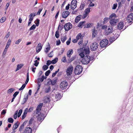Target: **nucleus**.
<instances>
[{"mask_svg":"<svg viewBox=\"0 0 133 133\" xmlns=\"http://www.w3.org/2000/svg\"><path fill=\"white\" fill-rule=\"evenodd\" d=\"M36 21L37 22V23H36V24L37 26H38L39 24V20L38 19H37Z\"/></svg>","mask_w":133,"mask_h":133,"instance_id":"59","label":"nucleus"},{"mask_svg":"<svg viewBox=\"0 0 133 133\" xmlns=\"http://www.w3.org/2000/svg\"><path fill=\"white\" fill-rule=\"evenodd\" d=\"M36 15L35 13H31L29 16V21L32 22L33 19L34 17Z\"/></svg>","mask_w":133,"mask_h":133,"instance_id":"16","label":"nucleus"},{"mask_svg":"<svg viewBox=\"0 0 133 133\" xmlns=\"http://www.w3.org/2000/svg\"><path fill=\"white\" fill-rule=\"evenodd\" d=\"M34 62V65L36 66H37L39 63L38 62V61L37 60H36Z\"/></svg>","mask_w":133,"mask_h":133,"instance_id":"51","label":"nucleus"},{"mask_svg":"<svg viewBox=\"0 0 133 133\" xmlns=\"http://www.w3.org/2000/svg\"><path fill=\"white\" fill-rule=\"evenodd\" d=\"M50 70H48L45 73V75L46 76H48L49 75V74L50 73Z\"/></svg>","mask_w":133,"mask_h":133,"instance_id":"52","label":"nucleus"},{"mask_svg":"<svg viewBox=\"0 0 133 133\" xmlns=\"http://www.w3.org/2000/svg\"><path fill=\"white\" fill-rule=\"evenodd\" d=\"M43 105V103H40L37 107L36 109V113L37 114H38L39 111L41 110V108Z\"/></svg>","mask_w":133,"mask_h":133,"instance_id":"18","label":"nucleus"},{"mask_svg":"<svg viewBox=\"0 0 133 133\" xmlns=\"http://www.w3.org/2000/svg\"><path fill=\"white\" fill-rule=\"evenodd\" d=\"M83 37L84 36L83 35H82L81 33H79L77 35L76 38L78 40L79 39L82 40Z\"/></svg>","mask_w":133,"mask_h":133,"instance_id":"21","label":"nucleus"},{"mask_svg":"<svg viewBox=\"0 0 133 133\" xmlns=\"http://www.w3.org/2000/svg\"><path fill=\"white\" fill-rule=\"evenodd\" d=\"M26 85L25 84H23L22 85V86L19 89V90H21L25 88V87L26 86Z\"/></svg>","mask_w":133,"mask_h":133,"instance_id":"46","label":"nucleus"},{"mask_svg":"<svg viewBox=\"0 0 133 133\" xmlns=\"http://www.w3.org/2000/svg\"><path fill=\"white\" fill-rule=\"evenodd\" d=\"M84 21L80 22L78 26L79 27L82 28L83 25V24L84 23Z\"/></svg>","mask_w":133,"mask_h":133,"instance_id":"36","label":"nucleus"},{"mask_svg":"<svg viewBox=\"0 0 133 133\" xmlns=\"http://www.w3.org/2000/svg\"><path fill=\"white\" fill-rule=\"evenodd\" d=\"M85 6V4L84 3H82L81 5L79 8L80 10L83 9Z\"/></svg>","mask_w":133,"mask_h":133,"instance_id":"34","label":"nucleus"},{"mask_svg":"<svg viewBox=\"0 0 133 133\" xmlns=\"http://www.w3.org/2000/svg\"><path fill=\"white\" fill-rule=\"evenodd\" d=\"M73 70V66L71 65L69 66L67 68L66 71V73L67 75H70L71 74Z\"/></svg>","mask_w":133,"mask_h":133,"instance_id":"9","label":"nucleus"},{"mask_svg":"<svg viewBox=\"0 0 133 133\" xmlns=\"http://www.w3.org/2000/svg\"><path fill=\"white\" fill-rule=\"evenodd\" d=\"M68 83L66 81L61 82L60 84V87L62 90L66 89L68 86Z\"/></svg>","mask_w":133,"mask_h":133,"instance_id":"5","label":"nucleus"},{"mask_svg":"<svg viewBox=\"0 0 133 133\" xmlns=\"http://www.w3.org/2000/svg\"><path fill=\"white\" fill-rule=\"evenodd\" d=\"M42 46L41 45V44L40 43H39L38 45L36 48V52L38 53L42 49Z\"/></svg>","mask_w":133,"mask_h":133,"instance_id":"15","label":"nucleus"},{"mask_svg":"<svg viewBox=\"0 0 133 133\" xmlns=\"http://www.w3.org/2000/svg\"><path fill=\"white\" fill-rule=\"evenodd\" d=\"M46 76H44L43 75L41 78H38L37 79L38 82L37 83H40L43 82L44 79H45L46 78Z\"/></svg>","mask_w":133,"mask_h":133,"instance_id":"19","label":"nucleus"},{"mask_svg":"<svg viewBox=\"0 0 133 133\" xmlns=\"http://www.w3.org/2000/svg\"><path fill=\"white\" fill-rule=\"evenodd\" d=\"M90 57L88 55L83 58L82 60V62L83 64H86L89 63L90 61Z\"/></svg>","mask_w":133,"mask_h":133,"instance_id":"3","label":"nucleus"},{"mask_svg":"<svg viewBox=\"0 0 133 133\" xmlns=\"http://www.w3.org/2000/svg\"><path fill=\"white\" fill-rule=\"evenodd\" d=\"M19 123L18 122L16 123L14 125L12 128L13 130H16L18 127Z\"/></svg>","mask_w":133,"mask_h":133,"instance_id":"22","label":"nucleus"},{"mask_svg":"<svg viewBox=\"0 0 133 133\" xmlns=\"http://www.w3.org/2000/svg\"><path fill=\"white\" fill-rule=\"evenodd\" d=\"M123 24V23L122 22L119 23L117 25L118 28L120 30L122 29L124 26Z\"/></svg>","mask_w":133,"mask_h":133,"instance_id":"20","label":"nucleus"},{"mask_svg":"<svg viewBox=\"0 0 133 133\" xmlns=\"http://www.w3.org/2000/svg\"><path fill=\"white\" fill-rule=\"evenodd\" d=\"M84 54L85 53H84V52H83L82 51L79 54V55L81 56V57L82 58L84 57Z\"/></svg>","mask_w":133,"mask_h":133,"instance_id":"42","label":"nucleus"},{"mask_svg":"<svg viewBox=\"0 0 133 133\" xmlns=\"http://www.w3.org/2000/svg\"><path fill=\"white\" fill-rule=\"evenodd\" d=\"M24 128V123H23L20 127L19 129V131L21 132L22 131Z\"/></svg>","mask_w":133,"mask_h":133,"instance_id":"26","label":"nucleus"},{"mask_svg":"<svg viewBox=\"0 0 133 133\" xmlns=\"http://www.w3.org/2000/svg\"><path fill=\"white\" fill-rule=\"evenodd\" d=\"M32 129L30 127L26 128L24 130V133H32Z\"/></svg>","mask_w":133,"mask_h":133,"instance_id":"11","label":"nucleus"},{"mask_svg":"<svg viewBox=\"0 0 133 133\" xmlns=\"http://www.w3.org/2000/svg\"><path fill=\"white\" fill-rule=\"evenodd\" d=\"M14 89L13 88H10L9 89L7 93L9 94H10L14 90Z\"/></svg>","mask_w":133,"mask_h":133,"instance_id":"37","label":"nucleus"},{"mask_svg":"<svg viewBox=\"0 0 133 133\" xmlns=\"http://www.w3.org/2000/svg\"><path fill=\"white\" fill-rule=\"evenodd\" d=\"M51 63H52L51 61L50 60H48L47 61L46 65L48 66H49Z\"/></svg>","mask_w":133,"mask_h":133,"instance_id":"55","label":"nucleus"},{"mask_svg":"<svg viewBox=\"0 0 133 133\" xmlns=\"http://www.w3.org/2000/svg\"><path fill=\"white\" fill-rule=\"evenodd\" d=\"M22 109H20L19 110L18 114V117H19L21 116V115L22 114Z\"/></svg>","mask_w":133,"mask_h":133,"instance_id":"47","label":"nucleus"},{"mask_svg":"<svg viewBox=\"0 0 133 133\" xmlns=\"http://www.w3.org/2000/svg\"><path fill=\"white\" fill-rule=\"evenodd\" d=\"M107 29L105 30V32L107 35L108 34L110 33H111L113 30L112 27L110 26L107 28Z\"/></svg>","mask_w":133,"mask_h":133,"instance_id":"13","label":"nucleus"},{"mask_svg":"<svg viewBox=\"0 0 133 133\" xmlns=\"http://www.w3.org/2000/svg\"><path fill=\"white\" fill-rule=\"evenodd\" d=\"M97 34V30L94 29L92 32V36L95 37Z\"/></svg>","mask_w":133,"mask_h":133,"instance_id":"32","label":"nucleus"},{"mask_svg":"<svg viewBox=\"0 0 133 133\" xmlns=\"http://www.w3.org/2000/svg\"><path fill=\"white\" fill-rule=\"evenodd\" d=\"M11 42V40L9 39L7 42L6 45V46L5 48L4 49V51L3 52H6L7 50V49L9 47V46Z\"/></svg>","mask_w":133,"mask_h":133,"instance_id":"17","label":"nucleus"},{"mask_svg":"<svg viewBox=\"0 0 133 133\" xmlns=\"http://www.w3.org/2000/svg\"><path fill=\"white\" fill-rule=\"evenodd\" d=\"M83 52H84L85 54L86 55H87V54H89L90 53V50L89 47H85L84 50L82 51Z\"/></svg>","mask_w":133,"mask_h":133,"instance_id":"14","label":"nucleus"},{"mask_svg":"<svg viewBox=\"0 0 133 133\" xmlns=\"http://www.w3.org/2000/svg\"><path fill=\"white\" fill-rule=\"evenodd\" d=\"M55 36L57 38H58L59 36V32L58 31H57L55 33Z\"/></svg>","mask_w":133,"mask_h":133,"instance_id":"45","label":"nucleus"},{"mask_svg":"<svg viewBox=\"0 0 133 133\" xmlns=\"http://www.w3.org/2000/svg\"><path fill=\"white\" fill-rule=\"evenodd\" d=\"M67 38L66 36V35L62 36L61 37V40L62 42L63 43H64L66 40Z\"/></svg>","mask_w":133,"mask_h":133,"instance_id":"28","label":"nucleus"},{"mask_svg":"<svg viewBox=\"0 0 133 133\" xmlns=\"http://www.w3.org/2000/svg\"><path fill=\"white\" fill-rule=\"evenodd\" d=\"M6 112V110H3L1 112V114L2 115H4Z\"/></svg>","mask_w":133,"mask_h":133,"instance_id":"56","label":"nucleus"},{"mask_svg":"<svg viewBox=\"0 0 133 133\" xmlns=\"http://www.w3.org/2000/svg\"><path fill=\"white\" fill-rule=\"evenodd\" d=\"M76 0H72L70 4V8L74 10L77 7Z\"/></svg>","mask_w":133,"mask_h":133,"instance_id":"6","label":"nucleus"},{"mask_svg":"<svg viewBox=\"0 0 133 133\" xmlns=\"http://www.w3.org/2000/svg\"><path fill=\"white\" fill-rule=\"evenodd\" d=\"M42 8L39 9L38 10V12L37 13V14L38 15H39L40 14L41 12L42 11Z\"/></svg>","mask_w":133,"mask_h":133,"instance_id":"64","label":"nucleus"},{"mask_svg":"<svg viewBox=\"0 0 133 133\" xmlns=\"http://www.w3.org/2000/svg\"><path fill=\"white\" fill-rule=\"evenodd\" d=\"M53 55V51H51L50 52V54L48 55V56L50 57H52Z\"/></svg>","mask_w":133,"mask_h":133,"instance_id":"57","label":"nucleus"},{"mask_svg":"<svg viewBox=\"0 0 133 133\" xmlns=\"http://www.w3.org/2000/svg\"><path fill=\"white\" fill-rule=\"evenodd\" d=\"M33 121V119L32 118L30 119L29 122V125H30L32 124Z\"/></svg>","mask_w":133,"mask_h":133,"instance_id":"49","label":"nucleus"},{"mask_svg":"<svg viewBox=\"0 0 133 133\" xmlns=\"http://www.w3.org/2000/svg\"><path fill=\"white\" fill-rule=\"evenodd\" d=\"M22 39H19L18 40L15 42V44H18L21 41Z\"/></svg>","mask_w":133,"mask_h":133,"instance_id":"50","label":"nucleus"},{"mask_svg":"<svg viewBox=\"0 0 133 133\" xmlns=\"http://www.w3.org/2000/svg\"><path fill=\"white\" fill-rule=\"evenodd\" d=\"M51 89V88L50 86H48L45 88L44 89V91L46 93H48Z\"/></svg>","mask_w":133,"mask_h":133,"instance_id":"25","label":"nucleus"},{"mask_svg":"<svg viewBox=\"0 0 133 133\" xmlns=\"http://www.w3.org/2000/svg\"><path fill=\"white\" fill-rule=\"evenodd\" d=\"M98 44L96 42L93 43L92 45L90 46L91 49L93 51L96 50L98 48Z\"/></svg>","mask_w":133,"mask_h":133,"instance_id":"8","label":"nucleus"},{"mask_svg":"<svg viewBox=\"0 0 133 133\" xmlns=\"http://www.w3.org/2000/svg\"><path fill=\"white\" fill-rule=\"evenodd\" d=\"M91 8L90 7H88L87 9H86L84 10V13H86L88 14L90 12V9Z\"/></svg>","mask_w":133,"mask_h":133,"instance_id":"27","label":"nucleus"},{"mask_svg":"<svg viewBox=\"0 0 133 133\" xmlns=\"http://www.w3.org/2000/svg\"><path fill=\"white\" fill-rule=\"evenodd\" d=\"M73 53V51L72 49H71L69 50L67 54V55L68 57L70 58L71 57V55Z\"/></svg>","mask_w":133,"mask_h":133,"instance_id":"23","label":"nucleus"},{"mask_svg":"<svg viewBox=\"0 0 133 133\" xmlns=\"http://www.w3.org/2000/svg\"><path fill=\"white\" fill-rule=\"evenodd\" d=\"M108 41L107 39H104L100 43V45L101 48L106 47L108 44Z\"/></svg>","mask_w":133,"mask_h":133,"instance_id":"4","label":"nucleus"},{"mask_svg":"<svg viewBox=\"0 0 133 133\" xmlns=\"http://www.w3.org/2000/svg\"><path fill=\"white\" fill-rule=\"evenodd\" d=\"M42 115H40L39 114H38V116L37 117L38 120L39 121H42L44 119V118L43 117L41 118V116Z\"/></svg>","mask_w":133,"mask_h":133,"instance_id":"30","label":"nucleus"},{"mask_svg":"<svg viewBox=\"0 0 133 133\" xmlns=\"http://www.w3.org/2000/svg\"><path fill=\"white\" fill-rule=\"evenodd\" d=\"M92 23H89L87 24L86 26H85V28H88L91 27L93 26Z\"/></svg>","mask_w":133,"mask_h":133,"instance_id":"35","label":"nucleus"},{"mask_svg":"<svg viewBox=\"0 0 133 133\" xmlns=\"http://www.w3.org/2000/svg\"><path fill=\"white\" fill-rule=\"evenodd\" d=\"M26 114L24 113H23V115L22 116V119H24L26 117Z\"/></svg>","mask_w":133,"mask_h":133,"instance_id":"58","label":"nucleus"},{"mask_svg":"<svg viewBox=\"0 0 133 133\" xmlns=\"http://www.w3.org/2000/svg\"><path fill=\"white\" fill-rule=\"evenodd\" d=\"M62 61L63 62H66V59L65 56H64L63 57L62 59Z\"/></svg>","mask_w":133,"mask_h":133,"instance_id":"48","label":"nucleus"},{"mask_svg":"<svg viewBox=\"0 0 133 133\" xmlns=\"http://www.w3.org/2000/svg\"><path fill=\"white\" fill-rule=\"evenodd\" d=\"M88 14L86 13H84V14H83V18H85L88 16Z\"/></svg>","mask_w":133,"mask_h":133,"instance_id":"62","label":"nucleus"},{"mask_svg":"<svg viewBox=\"0 0 133 133\" xmlns=\"http://www.w3.org/2000/svg\"><path fill=\"white\" fill-rule=\"evenodd\" d=\"M70 6V4H68V5L66 6L65 10H68Z\"/></svg>","mask_w":133,"mask_h":133,"instance_id":"61","label":"nucleus"},{"mask_svg":"<svg viewBox=\"0 0 133 133\" xmlns=\"http://www.w3.org/2000/svg\"><path fill=\"white\" fill-rule=\"evenodd\" d=\"M72 27V24L70 23H66L64 26V28L65 31H68Z\"/></svg>","mask_w":133,"mask_h":133,"instance_id":"7","label":"nucleus"},{"mask_svg":"<svg viewBox=\"0 0 133 133\" xmlns=\"http://www.w3.org/2000/svg\"><path fill=\"white\" fill-rule=\"evenodd\" d=\"M48 65H44L43 66V69L44 70H46L48 68Z\"/></svg>","mask_w":133,"mask_h":133,"instance_id":"44","label":"nucleus"},{"mask_svg":"<svg viewBox=\"0 0 133 133\" xmlns=\"http://www.w3.org/2000/svg\"><path fill=\"white\" fill-rule=\"evenodd\" d=\"M28 95H27V96L26 97H25L23 99V100H24V103H25L26 102V101H27V100L28 99Z\"/></svg>","mask_w":133,"mask_h":133,"instance_id":"43","label":"nucleus"},{"mask_svg":"<svg viewBox=\"0 0 133 133\" xmlns=\"http://www.w3.org/2000/svg\"><path fill=\"white\" fill-rule=\"evenodd\" d=\"M37 84L38 85V86L37 87V89L35 93V94H36L38 92V91L39 89H40V86L41 85V84L40 83H37Z\"/></svg>","mask_w":133,"mask_h":133,"instance_id":"31","label":"nucleus"},{"mask_svg":"<svg viewBox=\"0 0 133 133\" xmlns=\"http://www.w3.org/2000/svg\"><path fill=\"white\" fill-rule=\"evenodd\" d=\"M71 38H70L69 40L67 41L66 42V44L67 45H69L70 43Z\"/></svg>","mask_w":133,"mask_h":133,"instance_id":"63","label":"nucleus"},{"mask_svg":"<svg viewBox=\"0 0 133 133\" xmlns=\"http://www.w3.org/2000/svg\"><path fill=\"white\" fill-rule=\"evenodd\" d=\"M69 12L68 11L64 12L62 14V17L63 18H66L69 15Z\"/></svg>","mask_w":133,"mask_h":133,"instance_id":"12","label":"nucleus"},{"mask_svg":"<svg viewBox=\"0 0 133 133\" xmlns=\"http://www.w3.org/2000/svg\"><path fill=\"white\" fill-rule=\"evenodd\" d=\"M6 18L5 17H2L0 20V22L1 23L4 22L6 20Z\"/></svg>","mask_w":133,"mask_h":133,"instance_id":"41","label":"nucleus"},{"mask_svg":"<svg viewBox=\"0 0 133 133\" xmlns=\"http://www.w3.org/2000/svg\"><path fill=\"white\" fill-rule=\"evenodd\" d=\"M8 121L9 123H12L13 122L14 120L12 118H10L8 119Z\"/></svg>","mask_w":133,"mask_h":133,"instance_id":"40","label":"nucleus"},{"mask_svg":"<svg viewBox=\"0 0 133 133\" xmlns=\"http://www.w3.org/2000/svg\"><path fill=\"white\" fill-rule=\"evenodd\" d=\"M133 20V14H131L127 18V20L128 22L129 23L131 22Z\"/></svg>","mask_w":133,"mask_h":133,"instance_id":"10","label":"nucleus"},{"mask_svg":"<svg viewBox=\"0 0 133 133\" xmlns=\"http://www.w3.org/2000/svg\"><path fill=\"white\" fill-rule=\"evenodd\" d=\"M19 93V92L18 91L16 92L13 95V97L15 98L16 96Z\"/></svg>","mask_w":133,"mask_h":133,"instance_id":"54","label":"nucleus"},{"mask_svg":"<svg viewBox=\"0 0 133 133\" xmlns=\"http://www.w3.org/2000/svg\"><path fill=\"white\" fill-rule=\"evenodd\" d=\"M50 46L49 45V46L46 48L45 50V52L46 53L48 52L49 50H50Z\"/></svg>","mask_w":133,"mask_h":133,"instance_id":"39","label":"nucleus"},{"mask_svg":"<svg viewBox=\"0 0 133 133\" xmlns=\"http://www.w3.org/2000/svg\"><path fill=\"white\" fill-rule=\"evenodd\" d=\"M109 19H110V23L112 26L115 25L118 22V20L116 17V15L114 13L112 14L110 16Z\"/></svg>","mask_w":133,"mask_h":133,"instance_id":"1","label":"nucleus"},{"mask_svg":"<svg viewBox=\"0 0 133 133\" xmlns=\"http://www.w3.org/2000/svg\"><path fill=\"white\" fill-rule=\"evenodd\" d=\"M58 58H55L51 61L52 63L53 64L56 63L58 61Z\"/></svg>","mask_w":133,"mask_h":133,"instance_id":"33","label":"nucleus"},{"mask_svg":"<svg viewBox=\"0 0 133 133\" xmlns=\"http://www.w3.org/2000/svg\"><path fill=\"white\" fill-rule=\"evenodd\" d=\"M24 64H18L17 65V69L16 70V71L18 70H19L23 66Z\"/></svg>","mask_w":133,"mask_h":133,"instance_id":"24","label":"nucleus"},{"mask_svg":"<svg viewBox=\"0 0 133 133\" xmlns=\"http://www.w3.org/2000/svg\"><path fill=\"white\" fill-rule=\"evenodd\" d=\"M57 82V81L56 80L52 81L51 83V84L52 85H54Z\"/></svg>","mask_w":133,"mask_h":133,"instance_id":"53","label":"nucleus"},{"mask_svg":"<svg viewBox=\"0 0 133 133\" xmlns=\"http://www.w3.org/2000/svg\"><path fill=\"white\" fill-rule=\"evenodd\" d=\"M55 97L57 100H59L61 99V95L60 94H58L56 95Z\"/></svg>","mask_w":133,"mask_h":133,"instance_id":"29","label":"nucleus"},{"mask_svg":"<svg viewBox=\"0 0 133 133\" xmlns=\"http://www.w3.org/2000/svg\"><path fill=\"white\" fill-rule=\"evenodd\" d=\"M117 6V4H114L113 5V7L112 8L113 9H115L116 8V7Z\"/></svg>","mask_w":133,"mask_h":133,"instance_id":"60","label":"nucleus"},{"mask_svg":"<svg viewBox=\"0 0 133 133\" xmlns=\"http://www.w3.org/2000/svg\"><path fill=\"white\" fill-rule=\"evenodd\" d=\"M36 26L35 24L32 25L30 28L29 30H34L36 28Z\"/></svg>","mask_w":133,"mask_h":133,"instance_id":"38","label":"nucleus"},{"mask_svg":"<svg viewBox=\"0 0 133 133\" xmlns=\"http://www.w3.org/2000/svg\"><path fill=\"white\" fill-rule=\"evenodd\" d=\"M83 70L82 66L81 65H77L74 70V72L76 75H79L82 72Z\"/></svg>","mask_w":133,"mask_h":133,"instance_id":"2","label":"nucleus"}]
</instances>
